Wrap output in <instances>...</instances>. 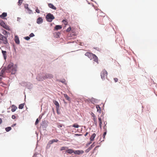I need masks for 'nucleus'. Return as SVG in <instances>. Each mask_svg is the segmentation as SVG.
I'll use <instances>...</instances> for the list:
<instances>
[{"label":"nucleus","mask_w":157,"mask_h":157,"mask_svg":"<svg viewBox=\"0 0 157 157\" xmlns=\"http://www.w3.org/2000/svg\"><path fill=\"white\" fill-rule=\"evenodd\" d=\"M7 43V40L6 37L2 34H0V43L6 44Z\"/></svg>","instance_id":"1"},{"label":"nucleus","mask_w":157,"mask_h":157,"mask_svg":"<svg viewBox=\"0 0 157 157\" xmlns=\"http://www.w3.org/2000/svg\"><path fill=\"white\" fill-rule=\"evenodd\" d=\"M46 18L48 22H51L53 20L55 19L53 15L50 13H48L46 16Z\"/></svg>","instance_id":"2"},{"label":"nucleus","mask_w":157,"mask_h":157,"mask_svg":"<svg viewBox=\"0 0 157 157\" xmlns=\"http://www.w3.org/2000/svg\"><path fill=\"white\" fill-rule=\"evenodd\" d=\"M104 118V114L102 113L100 116H98V121L99 122V126L101 129L102 128V120Z\"/></svg>","instance_id":"3"},{"label":"nucleus","mask_w":157,"mask_h":157,"mask_svg":"<svg viewBox=\"0 0 157 157\" xmlns=\"http://www.w3.org/2000/svg\"><path fill=\"white\" fill-rule=\"evenodd\" d=\"M107 73L105 70H103L101 73V78L103 80L105 79V78L107 77Z\"/></svg>","instance_id":"4"},{"label":"nucleus","mask_w":157,"mask_h":157,"mask_svg":"<svg viewBox=\"0 0 157 157\" xmlns=\"http://www.w3.org/2000/svg\"><path fill=\"white\" fill-rule=\"evenodd\" d=\"M6 70V72H9V71H9V69H2L0 73V77H4L5 76Z\"/></svg>","instance_id":"5"},{"label":"nucleus","mask_w":157,"mask_h":157,"mask_svg":"<svg viewBox=\"0 0 157 157\" xmlns=\"http://www.w3.org/2000/svg\"><path fill=\"white\" fill-rule=\"evenodd\" d=\"M94 55L91 53L88 52H87L85 54V55L88 57L90 60L92 59V57H93Z\"/></svg>","instance_id":"6"},{"label":"nucleus","mask_w":157,"mask_h":157,"mask_svg":"<svg viewBox=\"0 0 157 157\" xmlns=\"http://www.w3.org/2000/svg\"><path fill=\"white\" fill-rule=\"evenodd\" d=\"M53 103L54 104L56 105V109L57 110V113H58V109H59V105L58 102L56 100H54L53 101Z\"/></svg>","instance_id":"7"},{"label":"nucleus","mask_w":157,"mask_h":157,"mask_svg":"<svg viewBox=\"0 0 157 157\" xmlns=\"http://www.w3.org/2000/svg\"><path fill=\"white\" fill-rule=\"evenodd\" d=\"M96 136V134L95 133H93L91 136H90V141H91V142H90L89 144H90L91 143V142L94 141V138Z\"/></svg>","instance_id":"8"},{"label":"nucleus","mask_w":157,"mask_h":157,"mask_svg":"<svg viewBox=\"0 0 157 157\" xmlns=\"http://www.w3.org/2000/svg\"><path fill=\"white\" fill-rule=\"evenodd\" d=\"M84 153L83 150H75L74 151V153L75 154L80 155Z\"/></svg>","instance_id":"9"},{"label":"nucleus","mask_w":157,"mask_h":157,"mask_svg":"<svg viewBox=\"0 0 157 157\" xmlns=\"http://www.w3.org/2000/svg\"><path fill=\"white\" fill-rule=\"evenodd\" d=\"M11 111L12 112H14L17 109V107L14 105H13L11 106Z\"/></svg>","instance_id":"10"},{"label":"nucleus","mask_w":157,"mask_h":157,"mask_svg":"<svg viewBox=\"0 0 157 157\" xmlns=\"http://www.w3.org/2000/svg\"><path fill=\"white\" fill-rule=\"evenodd\" d=\"M92 59H93L94 61L98 63V60L97 57L94 54L93 57H92Z\"/></svg>","instance_id":"11"},{"label":"nucleus","mask_w":157,"mask_h":157,"mask_svg":"<svg viewBox=\"0 0 157 157\" xmlns=\"http://www.w3.org/2000/svg\"><path fill=\"white\" fill-rule=\"evenodd\" d=\"M58 141L57 139H53L52 140H50L48 142V144H52L54 142H57Z\"/></svg>","instance_id":"12"},{"label":"nucleus","mask_w":157,"mask_h":157,"mask_svg":"<svg viewBox=\"0 0 157 157\" xmlns=\"http://www.w3.org/2000/svg\"><path fill=\"white\" fill-rule=\"evenodd\" d=\"M66 152L69 154L74 153V150L71 149H67V150L66 151Z\"/></svg>","instance_id":"13"},{"label":"nucleus","mask_w":157,"mask_h":157,"mask_svg":"<svg viewBox=\"0 0 157 157\" xmlns=\"http://www.w3.org/2000/svg\"><path fill=\"white\" fill-rule=\"evenodd\" d=\"M43 20L41 17H39L37 18L36 22L38 24H40L42 22Z\"/></svg>","instance_id":"14"},{"label":"nucleus","mask_w":157,"mask_h":157,"mask_svg":"<svg viewBox=\"0 0 157 157\" xmlns=\"http://www.w3.org/2000/svg\"><path fill=\"white\" fill-rule=\"evenodd\" d=\"M48 6L54 10H56V8L51 3H49L48 4Z\"/></svg>","instance_id":"15"},{"label":"nucleus","mask_w":157,"mask_h":157,"mask_svg":"<svg viewBox=\"0 0 157 157\" xmlns=\"http://www.w3.org/2000/svg\"><path fill=\"white\" fill-rule=\"evenodd\" d=\"M7 16V14L6 13L4 12L1 15H0V17L2 18H4Z\"/></svg>","instance_id":"16"},{"label":"nucleus","mask_w":157,"mask_h":157,"mask_svg":"<svg viewBox=\"0 0 157 157\" xmlns=\"http://www.w3.org/2000/svg\"><path fill=\"white\" fill-rule=\"evenodd\" d=\"M2 53L3 54V55L4 56V58L5 59L6 58V51H4L3 50H2Z\"/></svg>","instance_id":"17"},{"label":"nucleus","mask_w":157,"mask_h":157,"mask_svg":"<svg viewBox=\"0 0 157 157\" xmlns=\"http://www.w3.org/2000/svg\"><path fill=\"white\" fill-rule=\"evenodd\" d=\"M63 96L68 101H70L71 99L70 97L66 94H63Z\"/></svg>","instance_id":"18"},{"label":"nucleus","mask_w":157,"mask_h":157,"mask_svg":"<svg viewBox=\"0 0 157 157\" xmlns=\"http://www.w3.org/2000/svg\"><path fill=\"white\" fill-rule=\"evenodd\" d=\"M62 28V27L61 25H57L55 27V29L56 30H58L61 29Z\"/></svg>","instance_id":"19"},{"label":"nucleus","mask_w":157,"mask_h":157,"mask_svg":"<svg viewBox=\"0 0 157 157\" xmlns=\"http://www.w3.org/2000/svg\"><path fill=\"white\" fill-rule=\"evenodd\" d=\"M96 107L97 109V111L100 113L101 111V107L99 106V105H97L96 106Z\"/></svg>","instance_id":"20"},{"label":"nucleus","mask_w":157,"mask_h":157,"mask_svg":"<svg viewBox=\"0 0 157 157\" xmlns=\"http://www.w3.org/2000/svg\"><path fill=\"white\" fill-rule=\"evenodd\" d=\"M13 63H10L8 65V69H13Z\"/></svg>","instance_id":"21"},{"label":"nucleus","mask_w":157,"mask_h":157,"mask_svg":"<svg viewBox=\"0 0 157 157\" xmlns=\"http://www.w3.org/2000/svg\"><path fill=\"white\" fill-rule=\"evenodd\" d=\"M15 41L16 43L17 44H19L20 43V41L18 39V37H17V36H15Z\"/></svg>","instance_id":"22"},{"label":"nucleus","mask_w":157,"mask_h":157,"mask_svg":"<svg viewBox=\"0 0 157 157\" xmlns=\"http://www.w3.org/2000/svg\"><path fill=\"white\" fill-rule=\"evenodd\" d=\"M93 120L94 121V123L95 125H97V119L96 118V117H94L93 118Z\"/></svg>","instance_id":"23"},{"label":"nucleus","mask_w":157,"mask_h":157,"mask_svg":"<svg viewBox=\"0 0 157 157\" xmlns=\"http://www.w3.org/2000/svg\"><path fill=\"white\" fill-rule=\"evenodd\" d=\"M24 104H21L19 105L18 108L19 109H22L24 106Z\"/></svg>","instance_id":"24"},{"label":"nucleus","mask_w":157,"mask_h":157,"mask_svg":"<svg viewBox=\"0 0 157 157\" xmlns=\"http://www.w3.org/2000/svg\"><path fill=\"white\" fill-rule=\"evenodd\" d=\"M5 129L7 132H9L11 129V128L10 127H8L6 128Z\"/></svg>","instance_id":"25"},{"label":"nucleus","mask_w":157,"mask_h":157,"mask_svg":"<svg viewBox=\"0 0 157 157\" xmlns=\"http://www.w3.org/2000/svg\"><path fill=\"white\" fill-rule=\"evenodd\" d=\"M0 25H1L3 27H5V26H6V24H5V23L4 22H3L2 21V22H1L0 23Z\"/></svg>","instance_id":"26"},{"label":"nucleus","mask_w":157,"mask_h":157,"mask_svg":"<svg viewBox=\"0 0 157 157\" xmlns=\"http://www.w3.org/2000/svg\"><path fill=\"white\" fill-rule=\"evenodd\" d=\"M94 144V143L89 147V148H88L89 151L91 149H92L94 146L95 145Z\"/></svg>","instance_id":"27"},{"label":"nucleus","mask_w":157,"mask_h":157,"mask_svg":"<svg viewBox=\"0 0 157 157\" xmlns=\"http://www.w3.org/2000/svg\"><path fill=\"white\" fill-rule=\"evenodd\" d=\"M68 147H61L60 150L62 151L63 150H67V149Z\"/></svg>","instance_id":"28"},{"label":"nucleus","mask_w":157,"mask_h":157,"mask_svg":"<svg viewBox=\"0 0 157 157\" xmlns=\"http://www.w3.org/2000/svg\"><path fill=\"white\" fill-rule=\"evenodd\" d=\"M62 22L65 25H67V22L65 20H63Z\"/></svg>","instance_id":"29"},{"label":"nucleus","mask_w":157,"mask_h":157,"mask_svg":"<svg viewBox=\"0 0 157 157\" xmlns=\"http://www.w3.org/2000/svg\"><path fill=\"white\" fill-rule=\"evenodd\" d=\"M72 126L73 127L76 128H78L79 127V125L76 124H74Z\"/></svg>","instance_id":"30"},{"label":"nucleus","mask_w":157,"mask_h":157,"mask_svg":"<svg viewBox=\"0 0 157 157\" xmlns=\"http://www.w3.org/2000/svg\"><path fill=\"white\" fill-rule=\"evenodd\" d=\"M103 129H104V131H107V128H106V124H105V125L103 126Z\"/></svg>","instance_id":"31"},{"label":"nucleus","mask_w":157,"mask_h":157,"mask_svg":"<svg viewBox=\"0 0 157 157\" xmlns=\"http://www.w3.org/2000/svg\"><path fill=\"white\" fill-rule=\"evenodd\" d=\"M24 7L25 9H28L29 8L28 5V4H25L24 5Z\"/></svg>","instance_id":"32"},{"label":"nucleus","mask_w":157,"mask_h":157,"mask_svg":"<svg viewBox=\"0 0 157 157\" xmlns=\"http://www.w3.org/2000/svg\"><path fill=\"white\" fill-rule=\"evenodd\" d=\"M27 10L29 12V13L30 14V13H32V10H30L29 8L28 9H27Z\"/></svg>","instance_id":"33"},{"label":"nucleus","mask_w":157,"mask_h":157,"mask_svg":"<svg viewBox=\"0 0 157 157\" xmlns=\"http://www.w3.org/2000/svg\"><path fill=\"white\" fill-rule=\"evenodd\" d=\"M71 28L70 27H69L66 30L67 32H69L71 30Z\"/></svg>","instance_id":"34"},{"label":"nucleus","mask_w":157,"mask_h":157,"mask_svg":"<svg viewBox=\"0 0 157 157\" xmlns=\"http://www.w3.org/2000/svg\"><path fill=\"white\" fill-rule=\"evenodd\" d=\"M36 13H40V10L38 9L37 7H36Z\"/></svg>","instance_id":"35"},{"label":"nucleus","mask_w":157,"mask_h":157,"mask_svg":"<svg viewBox=\"0 0 157 157\" xmlns=\"http://www.w3.org/2000/svg\"><path fill=\"white\" fill-rule=\"evenodd\" d=\"M106 133H107V131H105V132H104V133L103 135V136L104 138H105V136L106 135Z\"/></svg>","instance_id":"36"},{"label":"nucleus","mask_w":157,"mask_h":157,"mask_svg":"<svg viewBox=\"0 0 157 157\" xmlns=\"http://www.w3.org/2000/svg\"><path fill=\"white\" fill-rule=\"evenodd\" d=\"M57 126L58 128H61L62 127V125L61 124H58Z\"/></svg>","instance_id":"37"},{"label":"nucleus","mask_w":157,"mask_h":157,"mask_svg":"<svg viewBox=\"0 0 157 157\" xmlns=\"http://www.w3.org/2000/svg\"><path fill=\"white\" fill-rule=\"evenodd\" d=\"M2 33L4 35H6V34H7V32L6 31L4 30L3 31Z\"/></svg>","instance_id":"38"},{"label":"nucleus","mask_w":157,"mask_h":157,"mask_svg":"<svg viewBox=\"0 0 157 157\" xmlns=\"http://www.w3.org/2000/svg\"><path fill=\"white\" fill-rule=\"evenodd\" d=\"M34 36V34L33 33H31L30 35H29V36L30 37H33V36Z\"/></svg>","instance_id":"39"},{"label":"nucleus","mask_w":157,"mask_h":157,"mask_svg":"<svg viewBox=\"0 0 157 157\" xmlns=\"http://www.w3.org/2000/svg\"><path fill=\"white\" fill-rule=\"evenodd\" d=\"M38 122H39V121H38V119H37L36 120V121L35 123V125L37 124H38Z\"/></svg>","instance_id":"40"},{"label":"nucleus","mask_w":157,"mask_h":157,"mask_svg":"<svg viewBox=\"0 0 157 157\" xmlns=\"http://www.w3.org/2000/svg\"><path fill=\"white\" fill-rule=\"evenodd\" d=\"M30 38L29 36H26L25 37V39L27 40H29L30 39Z\"/></svg>","instance_id":"41"},{"label":"nucleus","mask_w":157,"mask_h":157,"mask_svg":"<svg viewBox=\"0 0 157 157\" xmlns=\"http://www.w3.org/2000/svg\"><path fill=\"white\" fill-rule=\"evenodd\" d=\"M114 80L115 82H117L118 80V79L117 78H114Z\"/></svg>","instance_id":"42"},{"label":"nucleus","mask_w":157,"mask_h":157,"mask_svg":"<svg viewBox=\"0 0 157 157\" xmlns=\"http://www.w3.org/2000/svg\"><path fill=\"white\" fill-rule=\"evenodd\" d=\"M3 28H5V29L7 30L8 29H9V27L8 26H7L6 25V26H5V27H4Z\"/></svg>","instance_id":"43"},{"label":"nucleus","mask_w":157,"mask_h":157,"mask_svg":"<svg viewBox=\"0 0 157 157\" xmlns=\"http://www.w3.org/2000/svg\"><path fill=\"white\" fill-rule=\"evenodd\" d=\"M91 115H92V116L93 117H95L94 114L93 113H92L91 114Z\"/></svg>","instance_id":"44"},{"label":"nucleus","mask_w":157,"mask_h":157,"mask_svg":"<svg viewBox=\"0 0 157 157\" xmlns=\"http://www.w3.org/2000/svg\"><path fill=\"white\" fill-rule=\"evenodd\" d=\"M16 118V117H15V116L14 115H13L12 116V118L13 119H15Z\"/></svg>","instance_id":"45"},{"label":"nucleus","mask_w":157,"mask_h":157,"mask_svg":"<svg viewBox=\"0 0 157 157\" xmlns=\"http://www.w3.org/2000/svg\"><path fill=\"white\" fill-rule=\"evenodd\" d=\"M22 1H20L19 0L18 1V3L19 4L21 5L22 3Z\"/></svg>","instance_id":"46"},{"label":"nucleus","mask_w":157,"mask_h":157,"mask_svg":"<svg viewBox=\"0 0 157 157\" xmlns=\"http://www.w3.org/2000/svg\"><path fill=\"white\" fill-rule=\"evenodd\" d=\"M16 125V124H13L11 126H12V127H14V126H15V125Z\"/></svg>","instance_id":"47"},{"label":"nucleus","mask_w":157,"mask_h":157,"mask_svg":"<svg viewBox=\"0 0 157 157\" xmlns=\"http://www.w3.org/2000/svg\"><path fill=\"white\" fill-rule=\"evenodd\" d=\"M2 122V120L1 118H0V124H1Z\"/></svg>","instance_id":"48"},{"label":"nucleus","mask_w":157,"mask_h":157,"mask_svg":"<svg viewBox=\"0 0 157 157\" xmlns=\"http://www.w3.org/2000/svg\"><path fill=\"white\" fill-rule=\"evenodd\" d=\"M88 132H86V133L85 134V136H86L88 135Z\"/></svg>","instance_id":"49"},{"label":"nucleus","mask_w":157,"mask_h":157,"mask_svg":"<svg viewBox=\"0 0 157 157\" xmlns=\"http://www.w3.org/2000/svg\"><path fill=\"white\" fill-rule=\"evenodd\" d=\"M104 124H105V125L107 123L106 122H104Z\"/></svg>","instance_id":"50"},{"label":"nucleus","mask_w":157,"mask_h":157,"mask_svg":"<svg viewBox=\"0 0 157 157\" xmlns=\"http://www.w3.org/2000/svg\"><path fill=\"white\" fill-rule=\"evenodd\" d=\"M98 146H97L95 147V148H94V149L95 150L97 147H98Z\"/></svg>","instance_id":"51"},{"label":"nucleus","mask_w":157,"mask_h":157,"mask_svg":"<svg viewBox=\"0 0 157 157\" xmlns=\"http://www.w3.org/2000/svg\"><path fill=\"white\" fill-rule=\"evenodd\" d=\"M75 135H76V136H79V135H80L78 134H76Z\"/></svg>","instance_id":"52"},{"label":"nucleus","mask_w":157,"mask_h":157,"mask_svg":"<svg viewBox=\"0 0 157 157\" xmlns=\"http://www.w3.org/2000/svg\"><path fill=\"white\" fill-rule=\"evenodd\" d=\"M64 82H65V81H61V82H63V83H64Z\"/></svg>","instance_id":"53"},{"label":"nucleus","mask_w":157,"mask_h":157,"mask_svg":"<svg viewBox=\"0 0 157 157\" xmlns=\"http://www.w3.org/2000/svg\"><path fill=\"white\" fill-rule=\"evenodd\" d=\"M19 1H23V0H19Z\"/></svg>","instance_id":"54"},{"label":"nucleus","mask_w":157,"mask_h":157,"mask_svg":"<svg viewBox=\"0 0 157 157\" xmlns=\"http://www.w3.org/2000/svg\"><path fill=\"white\" fill-rule=\"evenodd\" d=\"M12 70H15V69H12Z\"/></svg>","instance_id":"55"}]
</instances>
